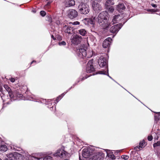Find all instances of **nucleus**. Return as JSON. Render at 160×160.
Here are the masks:
<instances>
[{
	"label": "nucleus",
	"instance_id": "nucleus-1",
	"mask_svg": "<svg viewBox=\"0 0 160 160\" xmlns=\"http://www.w3.org/2000/svg\"><path fill=\"white\" fill-rule=\"evenodd\" d=\"M109 15L106 11L102 12L98 17V22L99 24L105 28H108L110 25L108 22Z\"/></svg>",
	"mask_w": 160,
	"mask_h": 160
},
{
	"label": "nucleus",
	"instance_id": "nucleus-2",
	"mask_svg": "<svg viewBox=\"0 0 160 160\" xmlns=\"http://www.w3.org/2000/svg\"><path fill=\"white\" fill-rule=\"evenodd\" d=\"M104 155L102 152H97L94 149L89 158V160H103Z\"/></svg>",
	"mask_w": 160,
	"mask_h": 160
},
{
	"label": "nucleus",
	"instance_id": "nucleus-3",
	"mask_svg": "<svg viewBox=\"0 0 160 160\" xmlns=\"http://www.w3.org/2000/svg\"><path fill=\"white\" fill-rule=\"evenodd\" d=\"M78 8L79 12L84 14H87L90 11L88 5L85 3H80L78 6Z\"/></svg>",
	"mask_w": 160,
	"mask_h": 160
},
{
	"label": "nucleus",
	"instance_id": "nucleus-4",
	"mask_svg": "<svg viewBox=\"0 0 160 160\" xmlns=\"http://www.w3.org/2000/svg\"><path fill=\"white\" fill-rule=\"evenodd\" d=\"M94 150V147L86 148L82 150V155L84 158H89Z\"/></svg>",
	"mask_w": 160,
	"mask_h": 160
},
{
	"label": "nucleus",
	"instance_id": "nucleus-5",
	"mask_svg": "<svg viewBox=\"0 0 160 160\" xmlns=\"http://www.w3.org/2000/svg\"><path fill=\"white\" fill-rule=\"evenodd\" d=\"M101 0H91L93 10L96 12H98L102 10V7L99 2Z\"/></svg>",
	"mask_w": 160,
	"mask_h": 160
},
{
	"label": "nucleus",
	"instance_id": "nucleus-6",
	"mask_svg": "<svg viewBox=\"0 0 160 160\" xmlns=\"http://www.w3.org/2000/svg\"><path fill=\"white\" fill-rule=\"evenodd\" d=\"M100 67L106 68L107 67L106 58L102 56L99 58L98 61Z\"/></svg>",
	"mask_w": 160,
	"mask_h": 160
},
{
	"label": "nucleus",
	"instance_id": "nucleus-7",
	"mask_svg": "<svg viewBox=\"0 0 160 160\" xmlns=\"http://www.w3.org/2000/svg\"><path fill=\"white\" fill-rule=\"evenodd\" d=\"M68 17L71 19L76 18L78 15V12L75 10L70 9L67 11Z\"/></svg>",
	"mask_w": 160,
	"mask_h": 160
},
{
	"label": "nucleus",
	"instance_id": "nucleus-8",
	"mask_svg": "<svg viewBox=\"0 0 160 160\" xmlns=\"http://www.w3.org/2000/svg\"><path fill=\"white\" fill-rule=\"evenodd\" d=\"M82 39V37L81 36L76 35L71 39V42L74 44L78 45L80 43Z\"/></svg>",
	"mask_w": 160,
	"mask_h": 160
},
{
	"label": "nucleus",
	"instance_id": "nucleus-9",
	"mask_svg": "<svg viewBox=\"0 0 160 160\" xmlns=\"http://www.w3.org/2000/svg\"><path fill=\"white\" fill-rule=\"evenodd\" d=\"M93 59L90 60L87 65L86 67V72L87 73H91L94 70V68L92 65Z\"/></svg>",
	"mask_w": 160,
	"mask_h": 160
},
{
	"label": "nucleus",
	"instance_id": "nucleus-10",
	"mask_svg": "<svg viewBox=\"0 0 160 160\" xmlns=\"http://www.w3.org/2000/svg\"><path fill=\"white\" fill-rule=\"evenodd\" d=\"M122 26V23H119L115 25L110 28V30L111 32L112 33H115L117 32L121 28Z\"/></svg>",
	"mask_w": 160,
	"mask_h": 160
},
{
	"label": "nucleus",
	"instance_id": "nucleus-11",
	"mask_svg": "<svg viewBox=\"0 0 160 160\" xmlns=\"http://www.w3.org/2000/svg\"><path fill=\"white\" fill-rule=\"evenodd\" d=\"M78 55L80 58H84L87 55L86 50L83 48H80L78 52Z\"/></svg>",
	"mask_w": 160,
	"mask_h": 160
},
{
	"label": "nucleus",
	"instance_id": "nucleus-12",
	"mask_svg": "<svg viewBox=\"0 0 160 160\" xmlns=\"http://www.w3.org/2000/svg\"><path fill=\"white\" fill-rule=\"evenodd\" d=\"M66 152L62 149H60L58 150L56 153L53 154L55 157L59 156L62 158L65 156Z\"/></svg>",
	"mask_w": 160,
	"mask_h": 160
},
{
	"label": "nucleus",
	"instance_id": "nucleus-13",
	"mask_svg": "<svg viewBox=\"0 0 160 160\" xmlns=\"http://www.w3.org/2000/svg\"><path fill=\"white\" fill-rule=\"evenodd\" d=\"M84 20L88 22V24L94 25L95 24L96 22H98V17L96 18L95 17L92 16L91 18H85Z\"/></svg>",
	"mask_w": 160,
	"mask_h": 160
},
{
	"label": "nucleus",
	"instance_id": "nucleus-14",
	"mask_svg": "<svg viewBox=\"0 0 160 160\" xmlns=\"http://www.w3.org/2000/svg\"><path fill=\"white\" fill-rule=\"evenodd\" d=\"M160 135V132H158L157 133H153L152 134V135L149 136L148 137V140L149 141H151L153 137H154V138L155 140H157Z\"/></svg>",
	"mask_w": 160,
	"mask_h": 160
},
{
	"label": "nucleus",
	"instance_id": "nucleus-15",
	"mask_svg": "<svg viewBox=\"0 0 160 160\" xmlns=\"http://www.w3.org/2000/svg\"><path fill=\"white\" fill-rule=\"evenodd\" d=\"M112 39L110 38H108L106 39L103 42L102 46L104 48H106L109 47L111 43V41Z\"/></svg>",
	"mask_w": 160,
	"mask_h": 160
},
{
	"label": "nucleus",
	"instance_id": "nucleus-16",
	"mask_svg": "<svg viewBox=\"0 0 160 160\" xmlns=\"http://www.w3.org/2000/svg\"><path fill=\"white\" fill-rule=\"evenodd\" d=\"M122 16L120 15H118L114 16L112 20V22H111L112 24L114 23L118 22V21L122 19Z\"/></svg>",
	"mask_w": 160,
	"mask_h": 160
},
{
	"label": "nucleus",
	"instance_id": "nucleus-17",
	"mask_svg": "<svg viewBox=\"0 0 160 160\" xmlns=\"http://www.w3.org/2000/svg\"><path fill=\"white\" fill-rule=\"evenodd\" d=\"M63 30L65 32L71 34V31H72L73 29L71 27H68L66 25H65L63 27Z\"/></svg>",
	"mask_w": 160,
	"mask_h": 160
},
{
	"label": "nucleus",
	"instance_id": "nucleus-18",
	"mask_svg": "<svg viewBox=\"0 0 160 160\" xmlns=\"http://www.w3.org/2000/svg\"><path fill=\"white\" fill-rule=\"evenodd\" d=\"M4 87L6 90L8 92L9 97L11 98H12L14 97V95L12 92H11V89L10 87L7 85H4Z\"/></svg>",
	"mask_w": 160,
	"mask_h": 160
},
{
	"label": "nucleus",
	"instance_id": "nucleus-19",
	"mask_svg": "<svg viewBox=\"0 0 160 160\" xmlns=\"http://www.w3.org/2000/svg\"><path fill=\"white\" fill-rule=\"evenodd\" d=\"M106 152L107 156H108L109 158L112 160H114L116 159V157L113 154V152H111L110 150L106 149Z\"/></svg>",
	"mask_w": 160,
	"mask_h": 160
},
{
	"label": "nucleus",
	"instance_id": "nucleus-20",
	"mask_svg": "<svg viewBox=\"0 0 160 160\" xmlns=\"http://www.w3.org/2000/svg\"><path fill=\"white\" fill-rule=\"evenodd\" d=\"M125 7L122 3H119L117 7V9L119 12H122L123 10L125 9Z\"/></svg>",
	"mask_w": 160,
	"mask_h": 160
},
{
	"label": "nucleus",
	"instance_id": "nucleus-21",
	"mask_svg": "<svg viewBox=\"0 0 160 160\" xmlns=\"http://www.w3.org/2000/svg\"><path fill=\"white\" fill-rule=\"evenodd\" d=\"M114 4L113 0H106L105 3V7L108 8V6L113 5Z\"/></svg>",
	"mask_w": 160,
	"mask_h": 160
},
{
	"label": "nucleus",
	"instance_id": "nucleus-22",
	"mask_svg": "<svg viewBox=\"0 0 160 160\" xmlns=\"http://www.w3.org/2000/svg\"><path fill=\"white\" fill-rule=\"evenodd\" d=\"M78 32L82 36H85L87 33V31L84 29H82L78 30Z\"/></svg>",
	"mask_w": 160,
	"mask_h": 160
},
{
	"label": "nucleus",
	"instance_id": "nucleus-23",
	"mask_svg": "<svg viewBox=\"0 0 160 160\" xmlns=\"http://www.w3.org/2000/svg\"><path fill=\"white\" fill-rule=\"evenodd\" d=\"M153 147L154 149L155 150L157 149H160V141H158L157 143H155L153 144Z\"/></svg>",
	"mask_w": 160,
	"mask_h": 160
},
{
	"label": "nucleus",
	"instance_id": "nucleus-24",
	"mask_svg": "<svg viewBox=\"0 0 160 160\" xmlns=\"http://www.w3.org/2000/svg\"><path fill=\"white\" fill-rule=\"evenodd\" d=\"M7 157L11 160H14L15 159V157L14 155L12 153H11L6 155Z\"/></svg>",
	"mask_w": 160,
	"mask_h": 160
},
{
	"label": "nucleus",
	"instance_id": "nucleus-25",
	"mask_svg": "<svg viewBox=\"0 0 160 160\" xmlns=\"http://www.w3.org/2000/svg\"><path fill=\"white\" fill-rule=\"evenodd\" d=\"M38 160H52V157L51 156H46L43 159L42 158H37Z\"/></svg>",
	"mask_w": 160,
	"mask_h": 160
},
{
	"label": "nucleus",
	"instance_id": "nucleus-26",
	"mask_svg": "<svg viewBox=\"0 0 160 160\" xmlns=\"http://www.w3.org/2000/svg\"><path fill=\"white\" fill-rule=\"evenodd\" d=\"M68 7H70L74 6L75 4V2L74 0H69L67 2Z\"/></svg>",
	"mask_w": 160,
	"mask_h": 160
},
{
	"label": "nucleus",
	"instance_id": "nucleus-27",
	"mask_svg": "<svg viewBox=\"0 0 160 160\" xmlns=\"http://www.w3.org/2000/svg\"><path fill=\"white\" fill-rule=\"evenodd\" d=\"M8 149L7 146L5 145H2L0 146V151L2 152H5Z\"/></svg>",
	"mask_w": 160,
	"mask_h": 160
},
{
	"label": "nucleus",
	"instance_id": "nucleus-28",
	"mask_svg": "<svg viewBox=\"0 0 160 160\" xmlns=\"http://www.w3.org/2000/svg\"><path fill=\"white\" fill-rule=\"evenodd\" d=\"M140 147H141V148H144L146 145V142L144 141L143 140L142 141H141L139 143Z\"/></svg>",
	"mask_w": 160,
	"mask_h": 160
},
{
	"label": "nucleus",
	"instance_id": "nucleus-29",
	"mask_svg": "<svg viewBox=\"0 0 160 160\" xmlns=\"http://www.w3.org/2000/svg\"><path fill=\"white\" fill-rule=\"evenodd\" d=\"M67 93V92H65V93H64L60 95L56 99V101L57 102H58L59 100L62 98V97L64 96V95Z\"/></svg>",
	"mask_w": 160,
	"mask_h": 160
},
{
	"label": "nucleus",
	"instance_id": "nucleus-30",
	"mask_svg": "<svg viewBox=\"0 0 160 160\" xmlns=\"http://www.w3.org/2000/svg\"><path fill=\"white\" fill-rule=\"evenodd\" d=\"M109 6V7L108 6L107 8L108 9L109 11L112 12L114 10V8L112 6Z\"/></svg>",
	"mask_w": 160,
	"mask_h": 160
},
{
	"label": "nucleus",
	"instance_id": "nucleus-31",
	"mask_svg": "<svg viewBox=\"0 0 160 160\" xmlns=\"http://www.w3.org/2000/svg\"><path fill=\"white\" fill-rule=\"evenodd\" d=\"M121 158H122L125 160H127L129 158V156L127 155H122L121 156Z\"/></svg>",
	"mask_w": 160,
	"mask_h": 160
},
{
	"label": "nucleus",
	"instance_id": "nucleus-32",
	"mask_svg": "<svg viewBox=\"0 0 160 160\" xmlns=\"http://www.w3.org/2000/svg\"><path fill=\"white\" fill-rule=\"evenodd\" d=\"M35 99L33 97H28L27 98L25 99L26 100H34Z\"/></svg>",
	"mask_w": 160,
	"mask_h": 160
},
{
	"label": "nucleus",
	"instance_id": "nucleus-33",
	"mask_svg": "<svg viewBox=\"0 0 160 160\" xmlns=\"http://www.w3.org/2000/svg\"><path fill=\"white\" fill-rule=\"evenodd\" d=\"M58 44L60 46H64L66 45V43L64 41H62L58 43Z\"/></svg>",
	"mask_w": 160,
	"mask_h": 160
},
{
	"label": "nucleus",
	"instance_id": "nucleus-34",
	"mask_svg": "<svg viewBox=\"0 0 160 160\" xmlns=\"http://www.w3.org/2000/svg\"><path fill=\"white\" fill-rule=\"evenodd\" d=\"M22 155L23 156H25L27 157H28L29 156L28 153L27 152H24L23 153H22Z\"/></svg>",
	"mask_w": 160,
	"mask_h": 160
},
{
	"label": "nucleus",
	"instance_id": "nucleus-35",
	"mask_svg": "<svg viewBox=\"0 0 160 160\" xmlns=\"http://www.w3.org/2000/svg\"><path fill=\"white\" fill-rule=\"evenodd\" d=\"M40 15L42 17L44 16L46 14V12L43 11H42L40 12Z\"/></svg>",
	"mask_w": 160,
	"mask_h": 160
},
{
	"label": "nucleus",
	"instance_id": "nucleus-36",
	"mask_svg": "<svg viewBox=\"0 0 160 160\" xmlns=\"http://www.w3.org/2000/svg\"><path fill=\"white\" fill-rule=\"evenodd\" d=\"M70 23L73 25H77L80 24V22L78 21H75L74 22H71Z\"/></svg>",
	"mask_w": 160,
	"mask_h": 160
},
{
	"label": "nucleus",
	"instance_id": "nucleus-37",
	"mask_svg": "<svg viewBox=\"0 0 160 160\" xmlns=\"http://www.w3.org/2000/svg\"><path fill=\"white\" fill-rule=\"evenodd\" d=\"M97 74H106V72H104V71H99Z\"/></svg>",
	"mask_w": 160,
	"mask_h": 160
},
{
	"label": "nucleus",
	"instance_id": "nucleus-38",
	"mask_svg": "<svg viewBox=\"0 0 160 160\" xmlns=\"http://www.w3.org/2000/svg\"><path fill=\"white\" fill-rule=\"evenodd\" d=\"M141 147L139 146H137L134 148V149L136 151H138V149H140Z\"/></svg>",
	"mask_w": 160,
	"mask_h": 160
},
{
	"label": "nucleus",
	"instance_id": "nucleus-39",
	"mask_svg": "<svg viewBox=\"0 0 160 160\" xmlns=\"http://www.w3.org/2000/svg\"><path fill=\"white\" fill-rule=\"evenodd\" d=\"M0 92H1L2 94H3V95L4 94V92H3V91L2 90V86L0 84Z\"/></svg>",
	"mask_w": 160,
	"mask_h": 160
},
{
	"label": "nucleus",
	"instance_id": "nucleus-40",
	"mask_svg": "<svg viewBox=\"0 0 160 160\" xmlns=\"http://www.w3.org/2000/svg\"><path fill=\"white\" fill-rule=\"evenodd\" d=\"M147 11H148V12H155L156 11H155L154 10V9H148L147 10Z\"/></svg>",
	"mask_w": 160,
	"mask_h": 160
},
{
	"label": "nucleus",
	"instance_id": "nucleus-41",
	"mask_svg": "<svg viewBox=\"0 0 160 160\" xmlns=\"http://www.w3.org/2000/svg\"><path fill=\"white\" fill-rule=\"evenodd\" d=\"M10 80L12 82H14L15 81V79L13 78H10Z\"/></svg>",
	"mask_w": 160,
	"mask_h": 160
},
{
	"label": "nucleus",
	"instance_id": "nucleus-42",
	"mask_svg": "<svg viewBox=\"0 0 160 160\" xmlns=\"http://www.w3.org/2000/svg\"><path fill=\"white\" fill-rule=\"evenodd\" d=\"M151 5H152V6L154 7V8H156L157 7V4H153V3H152Z\"/></svg>",
	"mask_w": 160,
	"mask_h": 160
},
{
	"label": "nucleus",
	"instance_id": "nucleus-43",
	"mask_svg": "<svg viewBox=\"0 0 160 160\" xmlns=\"http://www.w3.org/2000/svg\"><path fill=\"white\" fill-rule=\"evenodd\" d=\"M87 158H84L83 157V158L82 159L80 157H79V160H87Z\"/></svg>",
	"mask_w": 160,
	"mask_h": 160
},
{
	"label": "nucleus",
	"instance_id": "nucleus-44",
	"mask_svg": "<svg viewBox=\"0 0 160 160\" xmlns=\"http://www.w3.org/2000/svg\"><path fill=\"white\" fill-rule=\"evenodd\" d=\"M56 23L58 25V24H60V23H61V22H60V21H59V20H58V21H56Z\"/></svg>",
	"mask_w": 160,
	"mask_h": 160
},
{
	"label": "nucleus",
	"instance_id": "nucleus-45",
	"mask_svg": "<svg viewBox=\"0 0 160 160\" xmlns=\"http://www.w3.org/2000/svg\"><path fill=\"white\" fill-rule=\"evenodd\" d=\"M155 2L156 3H160V0H155Z\"/></svg>",
	"mask_w": 160,
	"mask_h": 160
},
{
	"label": "nucleus",
	"instance_id": "nucleus-46",
	"mask_svg": "<svg viewBox=\"0 0 160 160\" xmlns=\"http://www.w3.org/2000/svg\"><path fill=\"white\" fill-rule=\"evenodd\" d=\"M90 76H91V74H90V75H88V77H85V78H84V77L83 78H82V80H84V79H85L87 78L88 77H89Z\"/></svg>",
	"mask_w": 160,
	"mask_h": 160
},
{
	"label": "nucleus",
	"instance_id": "nucleus-47",
	"mask_svg": "<svg viewBox=\"0 0 160 160\" xmlns=\"http://www.w3.org/2000/svg\"><path fill=\"white\" fill-rule=\"evenodd\" d=\"M51 37H52V38H53V40H55L56 39L55 38H54V36L53 35H52Z\"/></svg>",
	"mask_w": 160,
	"mask_h": 160
},
{
	"label": "nucleus",
	"instance_id": "nucleus-48",
	"mask_svg": "<svg viewBox=\"0 0 160 160\" xmlns=\"http://www.w3.org/2000/svg\"><path fill=\"white\" fill-rule=\"evenodd\" d=\"M107 75H108V77H109L110 78H111V79H112V78L110 76H109V74H108H108Z\"/></svg>",
	"mask_w": 160,
	"mask_h": 160
},
{
	"label": "nucleus",
	"instance_id": "nucleus-49",
	"mask_svg": "<svg viewBox=\"0 0 160 160\" xmlns=\"http://www.w3.org/2000/svg\"><path fill=\"white\" fill-rule=\"evenodd\" d=\"M22 95L21 94H20L19 95V96H18V95L17 96L18 97H22Z\"/></svg>",
	"mask_w": 160,
	"mask_h": 160
},
{
	"label": "nucleus",
	"instance_id": "nucleus-50",
	"mask_svg": "<svg viewBox=\"0 0 160 160\" xmlns=\"http://www.w3.org/2000/svg\"><path fill=\"white\" fill-rule=\"evenodd\" d=\"M36 62V61H32L31 63V64H32V63L33 62Z\"/></svg>",
	"mask_w": 160,
	"mask_h": 160
},
{
	"label": "nucleus",
	"instance_id": "nucleus-51",
	"mask_svg": "<svg viewBox=\"0 0 160 160\" xmlns=\"http://www.w3.org/2000/svg\"><path fill=\"white\" fill-rule=\"evenodd\" d=\"M32 12H34V13H35V11H34V10L32 11Z\"/></svg>",
	"mask_w": 160,
	"mask_h": 160
},
{
	"label": "nucleus",
	"instance_id": "nucleus-52",
	"mask_svg": "<svg viewBox=\"0 0 160 160\" xmlns=\"http://www.w3.org/2000/svg\"><path fill=\"white\" fill-rule=\"evenodd\" d=\"M5 160H8V159H5Z\"/></svg>",
	"mask_w": 160,
	"mask_h": 160
},
{
	"label": "nucleus",
	"instance_id": "nucleus-53",
	"mask_svg": "<svg viewBox=\"0 0 160 160\" xmlns=\"http://www.w3.org/2000/svg\"><path fill=\"white\" fill-rule=\"evenodd\" d=\"M155 113H160V112H155Z\"/></svg>",
	"mask_w": 160,
	"mask_h": 160
},
{
	"label": "nucleus",
	"instance_id": "nucleus-54",
	"mask_svg": "<svg viewBox=\"0 0 160 160\" xmlns=\"http://www.w3.org/2000/svg\"><path fill=\"white\" fill-rule=\"evenodd\" d=\"M72 88V87H71V88H70L69 89V90L71 88Z\"/></svg>",
	"mask_w": 160,
	"mask_h": 160
},
{
	"label": "nucleus",
	"instance_id": "nucleus-55",
	"mask_svg": "<svg viewBox=\"0 0 160 160\" xmlns=\"http://www.w3.org/2000/svg\"><path fill=\"white\" fill-rule=\"evenodd\" d=\"M25 88H27V87H26V86H25Z\"/></svg>",
	"mask_w": 160,
	"mask_h": 160
},
{
	"label": "nucleus",
	"instance_id": "nucleus-56",
	"mask_svg": "<svg viewBox=\"0 0 160 160\" xmlns=\"http://www.w3.org/2000/svg\"><path fill=\"white\" fill-rule=\"evenodd\" d=\"M0 160H2V159L0 158Z\"/></svg>",
	"mask_w": 160,
	"mask_h": 160
}]
</instances>
